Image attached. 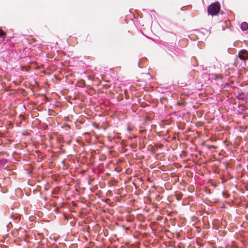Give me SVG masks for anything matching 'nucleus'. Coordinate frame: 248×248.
<instances>
[{"mask_svg":"<svg viewBox=\"0 0 248 248\" xmlns=\"http://www.w3.org/2000/svg\"><path fill=\"white\" fill-rule=\"evenodd\" d=\"M220 10V4L218 2L211 4L208 8V13L212 16L218 14Z\"/></svg>","mask_w":248,"mask_h":248,"instance_id":"f257e3e1","label":"nucleus"},{"mask_svg":"<svg viewBox=\"0 0 248 248\" xmlns=\"http://www.w3.org/2000/svg\"><path fill=\"white\" fill-rule=\"evenodd\" d=\"M238 57L242 60H248V52L245 49H242L239 52Z\"/></svg>","mask_w":248,"mask_h":248,"instance_id":"f03ea898","label":"nucleus"},{"mask_svg":"<svg viewBox=\"0 0 248 248\" xmlns=\"http://www.w3.org/2000/svg\"><path fill=\"white\" fill-rule=\"evenodd\" d=\"M240 27L242 31H247L248 29V24L246 22H244L241 23Z\"/></svg>","mask_w":248,"mask_h":248,"instance_id":"7ed1b4c3","label":"nucleus"},{"mask_svg":"<svg viewBox=\"0 0 248 248\" xmlns=\"http://www.w3.org/2000/svg\"><path fill=\"white\" fill-rule=\"evenodd\" d=\"M5 32L2 30L0 29V38H2V39H4L5 38Z\"/></svg>","mask_w":248,"mask_h":248,"instance_id":"20e7f679","label":"nucleus"}]
</instances>
